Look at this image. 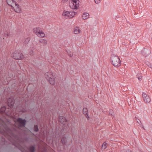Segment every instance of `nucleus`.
Returning <instances> with one entry per match:
<instances>
[{
    "label": "nucleus",
    "instance_id": "obj_1",
    "mask_svg": "<svg viewBox=\"0 0 152 152\" xmlns=\"http://www.w3.org/2000/svg\"><path fill=\"white\" fill-rule=\"evenodd\" d=\"M45 77L50 83L53 85L55 84V74L51 72H47L45 74Z\"/></svg>",
    "mask_w": 152,
    "mask_h": 152
},
{
    "label": "nucleus",
    "instance_id": "obj_2",
    "mask_svg": "<svg viewBox=\"0 0 152 152\" xmlns=\"http://www.w3.org/2000/svg\"><path fill=\"white\" fill-rule=\"evenodd\" d=\"M111 61L112 64L115 67H118L121 65V61L118 57L114 54L111 55Z\"/></svg>",
    "mask_w": 152,
    "mask_h": 152
},
{
    "label": "nucleus",
    "instance_id": "obj_3",
    "mask_svg": "<svg viewBox=\"0 0 152 152\" xmlns=\"http://www.w3.org/2000/svg\"><path fill=\"white\" fill-rule=\"evenodd\" d=\"M11 57L14 59L17 60L22 59L24 58V56L22 53H20L16 51H14L11 54Z\"/></svg>",
    "mask_w": 152,
    "mask_h": 152
},
{
    "label": "nucleus",
    "instance_id": "obj_4",
    "mask_svg": "<svg viewBox=\"0 0 152 152\" xmlns=\"http://www.w3.org/2000/svg\"><path fill=\"white\" fill-rule=\"evenodd\" d=\"M33 32L37 36L40 37H44L45 36V34L42 31L41 29L39 27L34 28L33 29Z\"/></svg>",
    "mask_w": 152,
    "mask_h": 152
},
{
    "label": "nucleus",
    "instance_id": "obj_5",
    "mask_svg": "<svg viewBox=\"0 0 152 152\" xmlns=\"http://www.w3.org/2000/svg\"><path fill=\"white\" fill-rule=\"evenodd\" d=\"M76 14V12L70 11V12H64L63 15L64 16H68L69 18H72Z\"/></svg>",
    "mask_w": 152,
    "mask_h": 152
},
{
    "label": "nucleus",
    "instance_id": "obj_6",
    "mask_svg": "<svg viewBox=\"0 0 152 152\" xmlns=\"http://www.w3.org/2000/svg\"><path fill=\"white\" fill-rule=\"evenodd\" d=\"M142 97L145 102L146 103H149L151 101V99L148 95L145 93H143Z\"/></svg>",
    "mask_w": 152,
    "mask_h": 152
},
{
    "label": "nucleus",
    "instance_id": "obj_7",
    "mask_svg": "<svg viewBox=\"0 0 152 152\" xmlns=\"http://www.w3.org/2000/svg\"><path fill=\"white\" fill-rule=\"evenodd\" d=\"M151 53V50L149 49L144 48L142 51V55L145 57L149 55Z\"/></svg>",
    "mask_w": 152,
    "mask_h": 152
},
{
    "label": "nucleus",
    "instance_id": "obj_8",
    "mask_svg": "<svg viewBox=\"0 0 152 152\" xmlns=\"http://www.w3.org/2000/svg\"><path fill=\"white\" fill-rule=\"evenodd\" d=\"M14 99L12 97L9 98L7 100L8 105L10 107H12L14 104L15 102Z\"/></svg>",
    "mask_w": 152,
    "mask_h": 152
},
{
    "label": "nucleus",
    "instance_id": "obj_9",
    "mask_svg": "<svg viewBox=\"0 0 152 152\" xmlns=\"http://www.w3.org/2000/svg\"><path fill=\"white\" fill-rule=\"evenodd\" d=\"M17 121L20 124V126H24L26 125V121L25 119H23L21 118H18Z\"/></svg>",
    "mask_w": 152,
    "mask_h": 152
},
{
    "label": "nucleus",
    "instance_id": "obj_10",
    "mask_svg": "<svg viewBox=\"0 0 152 152\" xmlns=\"http://www.w3.org/2000/svg\"><path fill=\"white\" fill-rule=\"evenodd\" d=\"M12 7L14 9L15 11L17 13H19L21 11L20 8L19 6L17 4V3L15 4Z\"/></svg>",
    "mask_w": 152,
    "mask_h": 152
},
{
    "label": "nucleus",
    "instance_id": "obj_11",
    "mask_svg": "<svg viewBox=\"0 0 152 152\" xmlns=\"http://www.w3.org/2000/svg\"><path fill=\"white\" fill-rule=\"evenodd\" d=\"M59 121L61 123L64 125L67 124V120L63 116L60 117Z\"/></svg>",
    "mask_w": 152,
    "mask_h": 152
},
{
    "label": "nucleus",
    "instance_id": "obj_12",
    "mask_svg": "<svg viewBox=\"0 0 152 152\" xmlns=\"http://www.w3.org/2000/svg\"><path fill=\"white\" fill-rule=\"evenodd\" d=\"M7 2L8 4L12 7L16 2L13 0H7Z\"/></svg>",
    "mask_w": 152,
    "mask_h": 152
},
{
    "label": "nucleus",
    "instance_id": "obj_13",
    "mask_svg": "<svg viewBox=\"0 0 152 152\" xmlns=\"http://www.w3.org/2000/svg\"><path fill=\"white\" fill-rule=\"evenodd\" d=\"M83 113L85 115V116L87 118V119L88 120L89 117L88 116V110L87 108H84L83 109Z\"/></svg>",
    "mask_w": 152,
    "mask_h": 152
},
{
    "label": "nucleus",
    "instance_id": "obj_14",
    "mask_svg": "<svg viewBox=\"0 0 152 152\" xmlns=\"http://www.w3.org/2000/svg\"><path fill=\"white\" fill-rule=\"evenodd\" d=\"M81 30L78 27H76L74 29L73 32L75 34H77L80 33L81 32Z\"/></svg>",
    "mask_w": 152,
    "mask_h": 152
},
{
    "label": "nucleus",
    "instance_id": "obj_15",
    "mask_svg": "<svg viewBox=\"0 0 152 152\" xmlns=\"http://www.w3.org/2000/svg\"><path fill=\"white\" fill-rule=\"evenodd\" d=\"M89 14L87 12H85L82 16V18L84 20L87 19L88 18Z\"/></svg>",
    "mask_w": 152,
    "mask_h": 152
},
{
    "label": "nucleus",
    "instance_id": "obj_16",
    "mask_svg": "<svg viewBox=\"0 0 152 152\" xmlns=\"http://www.w3.org/2000/svg\"><path fill=\"white\" fill-rule=\"evenodd\" d=\"M39 42L42 43L43 45H45L47 43V41L44 39H41L39 40Z\"/></svg>",
    "mask_w": 152,
    "mask_h": 152
},
{
    "label": "nucleus",
    "instance_id": "obj_17",
    "mask_svg": "<svg viewBox=\"0 0 152 152\" xmlns=\"http://www.w3.org/2000/svg\"><path fill=\"white\" fill-rule=\"evenodd\" d=\"M35 148L34 146H31L28 149L29 152H34Z\"/></svg>",
    "mask_w": 152,
    "mask_h": 152
},
{
    "label": "nucleus",
    "instance_id": "obj_18",
    "mask_svg": "<svg viewBox=\"0 0 152 152\" xmlns=\"http://www.w3.org/2000/svg\"><path fill=\"white\" fill-rule=\"evenodd\" d=\"M136 76V77L139 80H142V76L141 73H138Z\"/></svg>",
    "mask_w": 152,
    "mask_h": 152
},
{
    "label": "nucleus",
    "instance_id": "obj_19",
    "mask_svg": "<svg viewBox=\"0 0 152 152\" xmlns=\"http://www.w3.org/2000/svg\"><path fill=\"white\" fill-rule=\"evenodd\" d=\"M66 138L64 137H63L62 138L61 140V142L63 144H64L66 143Z\"/></svg>",
    "mask_w": 152,
    "mask_h": 152
},
{
    "label": "nucleus",
    "instance_id": "obj_20",
    "mask_svg": "<svg viewBox=\"0 0 152 152\" xmlns=\"http://www.w3.org/2000/svg\"><path fill=\"white\" fill-rule=\"evenodd\" d=\"M6 110V107H2L0 109V111L1 113H3L5 112Z\"/></svg>",
    "mask_w": 152,
    "mask_h": 152
},
{
    "label": "nucleus",
    "instance_id": "obj_21",
    "mask_svg": "<svg viewBox=\"0 0 152 152\" xmlns=\"http://www.w3.org/2000/svg\"><path fill=\"white\" fill-rule=\"evenodd\" d=\"M145 64L148 66V67L151 68V66H152V65L150 64L149 62L148 61H146L145 62Z\"/></svg>",
    "mask_w": 152,
    "mask_h": 152
},
{
    "label": "nucleus",
    "instance_id": "obj_22",
    "mask_svg": "<svg viewBox=\"0 0 152 152\" xmlns=\"http://www.w3.org/2000/svg\"><path fill=\"white\" fill-rule=\"evenodd\" d=\"M102 148L104 149H105L106 148V143H104L102 146Z\"/></svg>",
    "mask_w": 152,
    "mask_h": 152
},
{
    "label": "nucleus",
    "instance_id": "obj_23",
    "mask_svg": "<svg viewBox=\"0 0 152 152\" xmlns=\"http://www.w3.org/2000/svg\"><path fill=\"white\" fill-rule=\"evenodd\" d=\"M30 40V38H27L25 39V40L24 41V43L25 44H27L28 43Z\"/></svg>",
    "mask_w": 152,
    "mask_h": 152
},
{
    "label": "nucleus",
    "instance_id": "obj_24",
    "mask_svg": "<svg viewBox=\"0 0 152 152\" xmlns=\"http://www.w3.org/2000/svg\"><path fill=\"white\" fill-rule=\"evenodd\" d=\"M34 131L36 132H37L38 131V127L37 125L34 126Z\"/></svg>",
    "mask_w": 152,
    "mask_h": 152
},
{
    "label": "nucleus",
    "instance_id": "obj_25",
    "mask_svg": "<svg viewBox=\"0 0 152 152\" xmlns=\"http://www.w3.org/2000/svg\"><path fill=\"white\" fill-rule=\"evenodd\" d=\"M67 53L69 56L70 57H72V54L69 50L67 51Z\"/></svg>",
    "mask_w": 152,
    "mask_h": 152
},
{
    "label": "nucleus",
    "instance_id": "obj_26",
    "mask_svg": "<svg viewBox=\"0 0 152 152\" xmlns=\"http://www.w3.org/2000/svg\"><path fill=\"white\" fill-rule=\"evenodd\" d=\"M102 0H94L95 3L96 4H99L100 3Z\"/></svg>",
    "mask_w": 152,
    "mask_h": 152
},
{
    "label": "nucleus",
    "instance_id": "obj_27",
    "mask_svg": "<svg viewBox=\"0 0 152 152\" xmlns=\"http://www.w3.org/2000/svg\"><path fill=\"white\" fill-rule=\"evenodd\" d=\"M34 52L32 50H30L29 51V54L30 55L32 56L33 55Z\"/></svg>",
    "mask_w": 152,
    "mask_h": 152
},
{
    "label": "nucleus",
    "instance_id": "obj_28",
    "mask_svg": "<svg viewBox=\"0 0 152 152\" xmlns=\"http://www.w3.org/2000/svg\"><path fill=\"white\" fill-rule=\"evenodd\" d=\"M4 36L6 37H7L8 36L7 32H6L4 34Z\"/></svg>",
    "mask_w": 152,
    "mask_h": 152
},
{
    "label": "nucleus",
    "instance_id": "obj_29",
    "mask_svg": "<svg viewBox=\"0 0 152 152\" xmlns=\"http://www.w3.org/2000/svg\"><path fill=\"white\" fill-rule=\"evenodd\" d=\"M113 112V110H110L109 111V114L111 115H112V113Z\"/></svg>",
    "mask_w": 152,
    "mask_h": 152
},
{
    "label": "nucleus",
    "instance_id": "obj_30",
    "mask_svg": "<svg viewBox=\"0 0 152 152\" xmlns=\"http://www.w3.org/2000/svg\"><path fill=\"white\" fill-rule=\"evenodd\" d=\"M20 111H22L23 112H26V110L25 109H22V110H20Z\"/></svg>",
    "mask_w": 152,
    "mask_h": 152
},
{
    "label": "nucleus",
    "instance_id": "obj_31",
    "mask_svg": "<svg viewBox=\"0 0 152 152\" xmlns=\"http://www.w3.org/2000/svg\"><path fill=\"white\" fill-rule=\"evenodd\" d=\"M125 152H132V151L130 150H126Z\"/></svg>",
    "mask_w": 152,
    "mask_h": 152
},
{
    "label": "nucleus",
    "instance_id": "obj_32",
    "mask_svg": "<svg viewBox=\"0 0 152 152\" xmlns=\"http://www.w3.org/2000/svg\"><path fill=\"white\" fill-rule=\"evenodd\" d=\"M137 122L138 123H139V121H137Z\"/></svg>",
    "mask_w": 152,
    "mask_h": 152
},
{
    "label": "nucleus",
    "instance_id": "obj_33",
    "mask_svg": "<svg viewBox=\"0 0 152 152\" xmlns=\"http://www.w3.org/2000/svg\"><path fill=\"white\" fill-rule=\"evenodd\" d=\"M138 120L139 121V122H141V121H140V120Z\"/></svg>",
    "mask_w": 152,
    "mask_h": 152
},
{
    "label": "nucleus",
    "instance_id": "obj_34",
    "mask_svg": "<svg viewBox=\"0 0 152 152\" xmlns=\"http://www.w3.org/2000/svg\"><path fill=\"white\" fill-rule=\"evenodd\" d=\"M151 68L152 69V66H151Z\"/></svg>",
    "mask_w": 152,
    "mask_h": 152
}]
</instances>
